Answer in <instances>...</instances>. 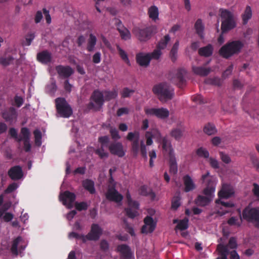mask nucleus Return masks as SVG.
I'll list each match as a JSON object with an SVG mask.
<instances>
[{
    "label": "nucleus",
    "instance_id": "obj_1",
    "mask_svg": "<svg viewBox=\"0 0 259 259\" xmlns=\"http://www.w3.org/2000/svg\"><path fill=\"white\" fill-rule=\"evenodd\" d=\"M157 138L160 137V132L157 130L153 132H146L145 133V138L146 140V145L145 144L144 141H139L140 133L138 131L130 132L127 134L126 139L127 141L131 142V152L134 157H137L139 152L142 157L145 159H147V146L152 145L153 142L152 139L155 137Z\"/></svg>",
    "mask_w": 259,
    "mask_h": 259
},
{
    "label": "nucleus",
    "instance_id": "obj_2",
    "mask_svg": "<svg viewBox=\"0 0 259 259\" xmlns=\"http://www.w3.org/2000/svg\"><path fill=\"white\" fill-rule=\"evenodd\" d=\"M243 46V43L240 40L229 41L220 49L219 54L223 58L228 59L233 55L239 54Z\"/></svg>",
    "mask_w": 259,
    "mask_h": 259
},
{
    "label": "nucleus",
    "instance_id": "obj_3",
    "mask_svg": "<svg viewBox=\"0 0 259 259\" xmlns=\"http://www.w3.org/2000/svg\"><path fill=\"white\" fill-rule=\"evenodd\" d=\"M152 92L162 102L172 99L174 96V90L165 82H161L154 85Z\"/></svg>",
    "mask_w": 259,
    "mask_h": 259
},
{
    "label": "nucleus",
    "instance_id": "obj_4",
    "mask_svg": "<svg viewBox=\"0 0 259 259\" xmlns=\"http://www.w3.org/2000/svg\"><path fill=\"white\" fill-rule=\"evenodd\" d=\"M156 32L157 27L155 25H151L144 28L136 27L133 29V34L140 41H147Z\"/></svg>",
    "mask_w": 259,
    "mask_h": 259
},
{
    "label": "nucleus",
    "instance_id": "obj_5",
    "mask_svg": "<svg viewBox=\"0 0 259 259\" xmlns=\"http://www.w3.org/2000/svg\"><path fill=\"white\" fill-rule=\"evenodd\" d=\"M222 18L221 30L222 33H225L233 29L236 26V23L233 15L227 10H221Z\"/></svg>",
    "mask_w": 259,
    "mask_h": 259
},
{
    "label": "nucleus",
    "instance_id": "obj_6",
    "mask_svg": "<svg viewBox=\"0 0 259 259\" xmlns=\"http://www.w3.org/2000/svg\"><path fill=\"white\" fill-rule=\"evenodd\" d=\"M242 217L246 222L253 223L256 227L259 228V207H246L242 211Z\"/></svg>",
    "mask_w": 259,
    "mask_h": 259
},
{
    "label": "nucleus",
    "instance_id": "obj_7",
    "mask_svg": "<svg viewBox=\"0 0 259 259\" xmlns=\"http://www.w3.org/2000/svg\"><path fill=\"white\" fill-rule=\"evenodd\" d=\"M57 113L63 118H68L73 113L70 105L64 98H57L55 99Z\"/></svg>",
    "mask_w": 259,
    "mask_h": 259
},
{
    "label": "nucleus",
    "instance_id": "obj_8",
    "mask_svg": "<svg viewBox=\"0 0 259 259\" xmlns=\"http://www.w3.org/2000/svg\"><path fill=\"white\" fill-rule=\"evenodd\" d=\"M201 181L206 186L203 191V194L212 199L215 191V182L214 179L210 176V172L207 171L205 174L202 176Z\"/></svg>",
    "mask_w": 259,
    "mask_h": 259
},
{
    "label": "nucleus",
    "instance_id": "obj_9",
    "mask_svg": "<svg viewBox=\"0 0 259 259\" xmlns=\"http://www.w3.org/2000/svg\"><path fill=\"white\" fill-rule=\"evenodd\" d=\"M98 142L100 143L101 146L97 149L95 152L101 159L107 158L109 153L105 150V148H108V144L110 142V138L108 136H104L99 137Z\"/></svg>",
    "mask_w": 259,
    "mask_h": 259
},
{
    "label": "nucleus",
    "instance_id": "obj_10",
    "mask_svg": "<svg viewBox=\"0 0 259 259\" xmlns=\"http://www.w3.org/2000/svg\"><path fill=\"white\" fill-rule=\"evenodd\" d=\"M91 100L92 102H90L88 106L89 109H93L95 107L96 104L99 108L101 107L104 102V94L99 90H95L92 93Z\"/></svg>",
    "mask_w": 259,
    "mask_h": 259
},
{
    "label": "nucleus",
    "instance_id": "obj_11",
    "mask_svg": "<svg viewBox=\"0 0 259 259\" xmlns=\"http://www.w3.org/2000/svg\"><path fill=\"white\" fill-rule=\"evenodd\" d=\"M146 114L148 115L155 116L160 119H165L169 116V111L164 108H145L144 109Z\"/></svg>",
    "mask_w": 259,
    "mask_h": 259
},
{
    "label": "nucleus",
    "instance_id": "obj_12",
    "mask_svg": "<svg viewBox=\"0 0 259 259\" xmlns=\"http://www.w3.org/2000/svg\"><path fill=\"white\" fill-rule=\"evenodd\" d=\"M106 198L110 201L116 203L120 202L123 199V196L116 190L115 186H108V189L105 194Z\"/></svg>",
    "mask_w": 259,
    "mask_h": 259
},
{
    "label": "nucleus",
    "instance_id": "obj_13",
    "mask_svg": "<svg viewBox=\"0 0 259 259\" xmlns=\"http://www.w3.org/2000/svg\"><path fill=\"white\" fill-rule=\"evenodd\" d=\"M59 199L64 205H66L69 208H70L72 207V203L76 199V196L72 192L65 191L60 194Z\"/></svg>",
    "mask_w": 259,
    "mask_h": 259
},
{
    "label": "nucleus",
    "instance_id": "obj_14",
    "mask_svg": "<svg viewBox=\"0 0 259 259\" xmlns=\"http://www.w3.org/2000/svg\"><path fill=\"white\" fill-rule=\"evenodd\" d=\"M102 234V229L96 224H93L91 226L90 232L85 235L87 240L97 241L98 240Z\"/></svg>",
    "mask_w": 259,
    "mask_h": 259
},
{
    "label": "nucleus",
    "instance_id": "obj_15",
    "mask_svg": "<svg viewBox=\"0 0 259 259\" xmlns=\"http://www.w3.org/2000/svg\"><path fill=\"white\" fill-rule=\"evenodd\" d=\"M108 149L112 154L118 156L119 157H122L125 155L123 145L120 142H112L110 144L109 143Z\"/></svg>",
    "mask_w": 259,
    "mask_h": 259
},
{
    "label": "nucleus",
    "instance_id": "obj_16",
    "mask_svg": "<svg viewBox=\"0 0 259 259\" xmlns=\"http://www.w3.org/2000/svg\"><path fill=\"white\" fill-rule=\"evenodd\" d=\"M55 69L61 78H68L74 73L73 69L69 66L59 65L56 66Z\"/></svg>",
    "mask_w": 259,
    "mask_h": 259
},
{
    "label": "nucleus",
    "instance_id": "obj_17",
    "mask_svg": "<svg viewBox=\"0 0 259 259\" xmlns=\"http://www.w3.org/2000/svg\"><path fill=\"white\" fill-rule=\"evenodd\" d=\"M160 140V143L162 145L163 153L167 154L168 156L175 155L174 149L172 147L171 141L167 137H159Z\"/></svg>",
    "mask_w": 259,
    "mask_h": 259
},
{
    "label": "nucleus",
    "instance_id": "obj_18",
    "mask_svg": "<svg viewBox=\"0 0 259 259\" xmlns=\"http://www.w3.org/2000/svg\"><path fill=\"white\" fill-rule=\"evenodd\" d=\"M144 222L145 225L142 227V233L147 234L153 232L156 227V223L153 221V218L151 217L147 216L144 218Z\"/></svg>",
    "mask_w": 259,
    "mask_h": 259
},
{
    "label": "nucleus",
    "instance_id": "obj_19",
    "mask_svg": "<svg viewBox=\"0 0 259 259\" xmlns=\"http://www.w3.org/2000/svg\"><path fill=\"white\" fill-rule=\"evenodd\" d=\"M115 21L117 29L119 31L121 38L124 40L130 39L131 37L130 32L123 25L121 20L115 18Z\"/></svg>",
    "mask_w": 259,
    "mask_h": 259
},
{
    "label": "nucleus",
    "instance_id": "obj_20",
    "mask_svg": "<svg viewBox=\"0 0 259 259\" xmlns=\"http://www.w3.org/2000/svg\"><path fill=\"white\" fill-rule=\"evenodd\" d=\"M233 187L229 184H223L221 190L218 193V196L220 199L228 198L234 194Z\"/></svg>",
    "mask_w": 259,
    "mask_h": 259
},
{
    "label": "nucleus",
    "instance_id": "obj_21",
    "mask_svg": "<svg viewBox=\"0 0 259 259\" xmlns=\"http://www.w3.org/2000/svg\"><path fill=\"white\" fill-rule=\"evenodd\" d=\"M8 175L12 180H18L22 178L23 173L21 167L16 165L12 167L8 170Z\"/></svg>",
    "mask_w": 259,
    "mask_h": 259
},
{
    "label": "nucleus",
    "instance_id": "obj_22",
    "mask_svg": "<svg viewBox=\"0 0 259 259\" xmlns=\"http://www.w3.org/2000/svg\"><path fill=\"white\" fill-rule=\"evenodd\" d=\"M36 59L41 63L48 64L52 61V54L48 51L44 50L37 53Z\"/></svg>",
    "mask_w": 259,
    "mask_h": 259
},
{
    "label": "nucleus",
    "instance_id": "obj_23",
    "mask_svg": "<svg viewBox=\"0 0 259 259\" xmlns=\"http://www.w3.org/2000/svg\"><path fill=\"white\" fill-rule=\"evenodd\" d=\"M137 62L141 66H147L151 61L150 53H139L136 55Z\"/></svg>",
    "mask_w": 259,
    "mask_h": 259
},
{
    "label": "nucleus",
    "instance_id": "obj_24",
    "mask_svg": "<svg viewBox=\"0 0 259 259\" xmlns=\"http://www.w3.org/2000/svg\"><path fill=\"white\" fill-rule=\"evenodd\" d=\"M17 116L16 109L11 107L2 112V117L6 121H12Z\"/></svg>",
    "mask_w": 259,
    "mask_h": 259
},
{
    "label": "nucleus",
    "instance_id": "obj_25",
    "mask_svg": "<svg viewBox=\"0 0 259 259\" xmlns=\"http://www.w3.org/2000/svg\"><path fill=\"white\" fill-rule=\"evenodd\" d=\"M117 250L119 252L123 259H131L132 253L130 247L125 244L119 245Z\"/></svg>",
    "mask_w": 259,
    "mask_h": 259
},
{
    "label": "nucleus",
    "instance_id": "obj_26",
    "mask_svg": "<svg viewBox=\"0 0 259 259\" xmlns=\"http://www.w3.org/2000/svg\"><path fill=\"white\" fill-rule=\"evenodd\" d=\"M183 180L185 186V192H188L195 188V185L190 176L188 175L184 176Z\"/></svg>",
    "mask_w": 259,
    "mask_h": 259
},
{
    "label": "nucleus",
    "instance_id": "obj_27",
    "mask_svg": "<svg viewBox=\"0 0 259 259\" xmlns=\"http://www.w3.org/2000/svg\"><path fill=\"white\" fill-rule=\"evenodd\" d=\"M185 74L186 71L184 69H180L178 70L176 77V81L179 88H183L185 84L186 80L184 78Z\"/></svg>",
    "mask_w": 259,
    "mask_h": 259
},
{
    "label": "nucleus",
    "instance_id": "obj_28",
    "mask_svg": "<svg viewBox=\"0 0 259 259\" xmlns=\"http://www.w3.org/2000/svg\"><path fill=\"white\" fill-rule=\"evenodd\" d=\"M213 52V48L212 45L208 44L207 46L201 47L198 50V54L200 56L204 57H210Z\"/></svg>",
    "mask_w": 259,
    "mask_h": 259
},
{
    "label": "nucleus",
    "instance_id": "obj_29",
    "mask_svg": "<svg viewBox=\"0 0 259 259\" xmlns=\"http://www.w3.org/2000/svg\"><path fill=\"white\" fill-rule=\"evenodd\" d=\"M194 28L196 31V33L198 34L199 37L201 39H203L204 37V25L202 23V20L201 19H198L195 24Z\"/></svg>",
    "mask_w": 259,
    "mask_h": 259
},
{
    "label": "nucleus",
    "instance_id": "obj_30",
    "mask_svg": "<svg viewBox=\"0 0 259 259\" xmlns=\"http://www.w3.org/2000/svg\"><path fill=\"white\" fill-rule=\"evenodd\" d=\"M97 39L95 35L91 33L87 41V50L89 52H92L95 50V46L97 44Z\"/></svg>",
    "mask_w": 259,
    "mask_h": 259
},
{
    "label": "nucleus",
    "instance_id": "obj_31",
    "mask_svg": "<svg viewBox=\"0 0 259 259\" xmlns=\"http://www.w3.org/2000/svg\"><path fill=\"white\" fill-rule=\"evenodd\" d=\"M139 194L145 196H149L151 200H154L155 197V193L146 186H142L139 190Z\"/></svg>",
    "mask_w": 259,
    "mask_h": 259
},
{
    "label": "nucleus",
    "instance_id": "obj_32",
    "mask_svg": "<svg viewBox=\"0 0 259 259\" xmlns=\"http://www.w3.org/2000/svg\"><path fill=\"white\" fill-rule=\"evenodd\" d=\"M192 70L197 75L201 76H206L210 72L211 69L210 68L194 66L192 67Z\"/></svg>",
    "mask_w": 259,
    "mask_h": 259
},
{
    "label": "nucleus",
    "instance_id": "obj_33",
    "mask_svg": "<svg viewBox=\"0 0 259 259\" xmlns=\"http://www.w3.org/2000/svg\"><path fill=\"white\" fill-rule=\"evenodd\" d=\"M139 208V204L138 203L137 208L134 206H128L127 207L124 209L126 215L131 219H134L138 214V209Z\"/></svg>",
    "mask_w": 259,
    "mask_h": 259
},
{
    "label": "nucleus",
    "instance_id": "obj_34",
    "mask_svg": "<svg viewBox=\"0 0 259 259\" xmlns=\"http://www.w3.org/2000/svg\"><path fill=\"white\" fill-rule=\"evenodd\" d=\"M83 187L91 194L95 193V183L93 181L90 179H85L82 182Z\"/></svg>",
    "mask_w": 259,
    "mask_h": 259
},
{
    "label": "nucleus",
    "instance_id": "obj_35",
    "mask_svg": "<svg viewBox=\"0 0 259 259\" xmlns=\"http://www.w3.org/2000/svg\"><path fill=\"white\" fill-rule=\"evenodd\" d=\"M211 200V199L208 196L199 195L195 199V203L198 205L205 206L208 205Z\"/></svg>",
    "mask_w": 259,
    "mask_h": 259
},
{
    "label": "nucleus",
    "instance_id": "obj_36",
    "mask_svg": "<svg viewBox=\"0 0 259 259\" xmlns=\"http://www.w3.org/2000/svg\"><path fill=\"white\" fill-rule=\"evenodd\" d=\"M169 158V172L175 175L178 172V165L175 157V155L168 156Z\"/></svg>",
    "mask_w": 259,
    "mask_h": 259
},
{
    "label": "nucleus",
    "instance_id": "obj_37",
    "mask_svg": "<svg viewBox=\"0 0 259 259\" xmlns=\"http://www.w3.org/2000/svg\"><path fill=\"white\" fill-rule=\"evenodd\" d=\"M148 14L149 17L153 21H156L158 20L159 11L158 8L155 6H152L148 9Z\"/></svg>",
    "mask_w": 259,
    "mask_h": 259
},
{
    "label": "nucleus",
    "instance_id": "obj_38",
    "mask_svg": "<svg viewBox=\"0 0 259 259\" xmlns=\"http://www.w3.org/2000/svg\"><path fill=\"white\" fill-rule=\"evenodd\" d=\"M204 133L208 136L214 135L217 132L215 125L211 123H207L203 127Z\"/></svg>",
    "mask_w": 259,
    "mask_h": 259
},
{
    "label": "nucleus",
    "instance_id": "obj_39",
    "mask_svg": "<svg viewBox=\"0 0 259 259\" xmlns=\"http://www.w3.org/2000/svg\"><path fill=\"white\" fill-rule=\"evenodd\" d=\"M242 219V214H240L239 219L236 217H231L227 221V223L230 226H236L239 227L241 226Z\"/></svg>",
    "mask_w": 259,
    "mask_h": 259
},
{
    "label": "nucleus",
    "instance_id": "obj_40",
    "mask_svg": "<svg viewBox=\"0 0 259 259\" xmlns=\"http://www.w3.org/2000/svg\"><path fill=\"white\" fill-rule=\"evenodd\" d=\"M179 47V41L177 40L174 44L169 53V57L173 62H175L177 59V54Z\"/></svg>",
    "mask_w": 259,
    "mask_h": 259
},
{
    "label": "nucleus",
    "instance_id": "obj_41",
    "mask_svg": "<svg viewBox=\"0 0 259 259\" xmlns=\"http://www.w3.org/2000/svg\"><path fill=\"white\" fill-rule=\"evenodd\" d=\"M252 17V10L251 7L249 6H246L244 13L242 14V19L243 24H246L247 23L248 20L251 19Z\"/></svg>",
    "mask_w": 259,
    "mask_h": 259
},
{
    "label": "nucleus",
    "instance_id": "obj_42",
    "mask_svg": "<svg viewBox=\"0 0 259 259\" xmlns=\"http://www.w3.org/2000/svg\"><path fill=\"white\" fill-rule=\"evenodd\" d=\"M104 98L106 101H110L115 99L118 96V92L116 89L112 91H105L104 92Z\"/></svg>",
    "mask_w": 259,
    "mask_h": 259
},
{
    "label": "nucleus",
    "instance_id": "obj_43",
    "mask_svg": "<svg viewBox=\"0 0 259 259\" xmlns=\"http://www.w3.org/2000/svg\"><path fill=\"white\" fill-rule=\"evenodd\" d=\"M21 136L18 137V142H20L21 141L30 140V133L29 129L27 127H22L21 129Z\"/></svg>",
    "mask_w": 259,
    "mask_h": 259
},
{
    "label": "nucleus",
    "instance_id": "obj_44",
    "mask_svg": "<svg viewBox=\"0 0 259 259\" xmlns=\"http://www.w3.org/2000/svg\"><path fill=\"white\" fill-rule=\"evenodd\" d=\"M217 250L222 256V259H228L227 256L229 254V251L228 249L227 246L219 244L217 246Z\"/></svg>",
    "mask_w": 259,
    "mask_h": 259
},
{
    "label": "nucleus",
    "instance_id": "obj_45",
    "mask_svg": "<svg viewBox=\"0 0 259 259\" xmlns=\"http://www.w3.org/2000/svg\"><path fill=\"white\" fill-rule=\"evenodd\" d=\"M22 240V238L20 236L17 237L13 240L12 247L11 248V251L13 254L18 255V245Z\"/></svg>",
    "mask_w": 259,
    "mask_h": 259
},
{
    "label": "nucleus",
    "instance_id": "obj_46",
    "mask_svg": "<svg viewBox=\"0 0 259 259\" xmlns=\"http://www.w3.org/2000/svg\"><path fill=\"white\" fill-rule=\"evenodd\" d=\"M170 40V37L168 34L165 35L163 38H161L157 45V48L161 50L164 49L167 44Z\"/></svg>",
    "mask_w": 259,
    "mask_h": 259
},
{
    "label": "nucleus",
    "instance_id": "obj_47",
    "mask_svg": "<svg viewBox=\"0 0 259 259\" xmlns=\"http://www.w3.org/2000/svg\"><path fill=\"white\" fill-rule=\"evenodd\" d=\"M116 49L118 51V54L120 56V58L122 59V60L125 62V63H126L128 65L130 64V61L128 59V56L126 52L122 49L119 45H116Z\"/></svg>",
    "mask_w": 259,
    "mask_h": 259
},
{
    "label": "nucleus",
    "instance_id": "obj_48",
    "mask_svg": "<svg viewBox=\"0 0 259 259\" xmlns=\"http://www.w3.org/2000/svg\"><path fill=\"white\" fill-rule=\"evenodd\" d=\"M183 131L181 128H175L170 132V136L176 140H179L183 136Z\"/></svg>",
    "mask_w": 259,
    "mask_h": 259
},
{
    "label": "nucleus",
    "instance_id": "obj_49",
    "mask_svg": "<svg viewBox=\"0 0 259 259\" xmlns=\"http://www.w3.org/2000/svg\"><path fill=\"white\" fill-rule=\"evenodd\" d=\"M234 103L233 99H230L228 101V105L226 103L222 104V108L224 111L228 112H231L234 110Z\"/></svg>",
    "mask_w": 259,
    "mask_h": 259
},
{
    "label": "nucleus",
    "instance_id": "obj_50",
    "mask_svg": "<svg viewBox=\"0 0 259 259\" xmlns=\"http://www.w3.org/2000/svg\"><path fill=\"white\" fill-rule=\"evenodd\" d=\"M135 90L125 87L120 92V95L122 98L130 97L135 93Z\"/></svg>",
    "mask_w": 259,
    "mask_h": 259
},
{
    "label": "nucleus",
    "instance_id": "obj_51",
    "mask_svg": "<svg viewBox=\"0 0 259 259\" xmlns=\"http://www.w3.org/2000/svg\"><path fill=\"white\" fill-rule=\"evenodd\" d=\"M188 219L187 218H185L179 222L176 228L181 231L186 230L188 228Z\"/></svg>",
    "mask_w": 259,
    "mask_h": 259
},
{
    "label": "nucleus",
    "instance_id": "obj_52",
    "mask_svg": "<svg viewBox=\"0 0 259 259\" xmlns=\"http://www.w3.org/2000/svg\"><path fill=\"white\" fill-rule=\"evenodd\" d=\"M35 143L37 146H40L41 144V133L38 130H35L33 132Z\"/></svg>",
    "mask_w": 259,
    "mask_h": 259
},
{
    "label": "nucleus",
    "instance_id": "obj_53",
    "mask_svg": "<svg viewBox=\"0 0 259 259\" xmlns=\"http://www.w3.org/2000/svg\"><path fill=\"white\" fill-rule=\"evenodd\" d=\"M196 154L198 156L205 158H208L209 155L208 151L203 147L199 148L196 150Z\"/></svg>",
    "mask_w": 259,
    "mask_h": 259
},
{
    "label": "nucleus",
    "instance_id": "obj_54",
    "mask_svg": "<svg viewBox=\"0 0 259 259\" xmlns=\"http://www.w3.org/2000/svg\"><path fill=\"white\" fill-rule=\"evenodd\" d=\"M75 208L78 211L86 210L88 208V205L85 202H77L75 203Z\"/></svg>",
    "mask_w": 259,
    "mask_h": 259
},
{
    "label": "nucleus",
    "instance_id": "obj_55",
    "mask_svg": "<svg viewBox=\"0 0 259 259\" xmlns=\"http://www.w3.org/2000/svg\"><path fill=\"white\" fill-rule=\"evenodd\" d=\"M109 132L112 139L117 140L121 138L120 135H119V132L116 128H110Z\"/></svg>",
    "mask_w": 259,
    "mask_h": 259
},
{
    "label": "nucleus",
    "instance_id": "obj_56",
    "mask_svg": "<svg viewBox=\"0 0 259 259\" xmlns=\"http://www.w3.org/2000/svg\"><path fill=\"white\" fill-rule=\"evenodd\" d=\"M126 198L127 199V203L128 206H134L137 208L138 202L136 201H133L132 199L131 194L128 191L126 193Z\"/></svg>",
    "mask_w": 259,
    "mask_h": 259
},
{
    "label": "nucleus",
    "instance_id": "obj_57",
    "mask_svg": "<svg viewBox=\"0 0 259 259\" xmlns=\"http://www.w3.org/2000/svg\"><path fill=\"white\" fill-rule=\"evenodd\" d=\"M227 246V248L231 249H235L237 247V244L236 239L235 237H232L229 239L228 244L224 245ZM229 250V249H228Z\"/></svg>",
    "mask_w": 259,
    "mask_h": 259
},
{
    "label": "nucleus",
    "instance_id": "obj_58",
    "mask_svg": "<svg viewBox=\"0 0 259 259\" xmlns=\"http://www.w3.org/2000/svg\"><path fill=\"white\" fill-rule=\"evenodd\" d=\"M69 238H76V239H80L82 240V242H86V239H85V235H82V234H79L77 233H75L74 232H70L69 234Z\"/></svg>",
    "mask_w": 259,
    "mask_h": 259
},
{
    "label": "nucleus",
    "instance_id": "obj_59",
    "mask_svg": "<svg viewBox=\"0 0 259 259\" xmlns=\"http://www.w3.org/2000/svg\"><path fill=\"white\" fill-rule=\"evenodd\" d=\"M161 55V49H158L154 50L153 52L151 53H150V57L151 58V60L152 59H158Z\"/></svg>",
    "mask_w": 259,
    "mask_h": 259
},
{
    "label": "nucleus",
    "instance_id": "obj_60",
    "mask_svg": "<svg viewBox=\"0 0 259 259\" xmlns=\"http://www.w3.org/2000/svg\"><path fill=\"white\" fill-rule=\"evenodd\" d=\"M180 206V198L179 197H174L171 201V208L177 209Z\"/></svg>",
    "mask_w": 259,
    "mask_h": 259
},
{
    "label": "nucleus",
    "instance_id": "obj_61",
    "mask_svg": "<svg viewBox=\"0 0 259 259\" xmlns=\"http://www.w3.org/2000/svg\"><path fill=\"white\" fill-rule=\"evenodd\" d=\"M219 154L221 160L224 163L228 164L231 162V158L228 154L223 152H220Z\"/></svg>",
    "mask_w": 259,
    "mask_h": 259
},
{
    "label": "nucleus",
    "instance_id": "obj_62",
    "mask_svg": "<svg viewBox=\"0 0 259 259\" xmlns=\"http://www.w3.org/2000/svg\"><path fill=\"white\" fill-rule=\"evenodd\" d=\"M149 156L150 157L149 166L152 167L154 166L153 159L156 158V153L154 150H152L149 152Z\"/></svg>",
    "mask_w": 259,
    "mask_h": 259
},
{
    "label": "nucleus",
    "instance_id": "obj_63",
    "mask_svg": "<svg viewBox=\"0 0 259 259\" xmlns=\"http://www.w3.org/2000/svg\"><path fill=\"white\" fill-rule=\"evenodd\" d=\"M18 187V185L16 183H13L10 184L7 188L5 190L6 194H9L14 191Z\"/></svg>",
    "mask_w": 259,
    "mask_h": 259
},
{
    "label": "nucleus",
    "instance_id": "obj_64",
    "mask_svg": "<svg viewBox=\"0 0 259 259\" xmlns=\"http://www.w3.org/2000/svg\"><path fill=\"white\" fill-rule=\"evenodd\" d=\"M252 193L254 196L259 200V185L256 183L253 184Z\"/></svg>",
    "mask_w": 259,
    "mask_h": 259
}]
</instances>
